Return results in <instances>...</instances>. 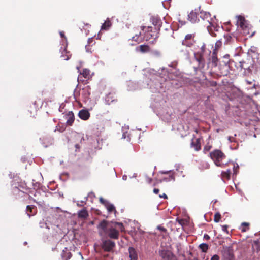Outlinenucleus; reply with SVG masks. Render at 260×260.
<instances>
[{
    "mask_svg": "<svg viewBox=\"0 0 260 260\" xmlns=\"http://www.w3.org/2000/svg\"><path fill=\"white\" fill-rule=\"evenodd\" d=\"M238 169H239V166L238 165H237L236 166L235 165L233 166L234 174L236 175L237 172V170Z\"/></svg>",
    "mask_w": 260,
    "mask_h": 260,
    "instance_id": "obj_42",
    "label": "nucleus"
},
{
    "mask_svg": "<svg viewBox=\"0 0 260 260\" xmlns=\"http://www.w3.org/2000/svg\"><path fill=\"white\" fill-rule=\"evenodd\" d=\"M26 213L29 217L35 215L37 212V209L35 205H28L26 207Z\"/></svg>",
    "mask_w": 260,
    "mask_h": 260,
    "instance_id": "obj_16",
    "label": "nucleus"
},
{
    "mask_svg": "<svg viewBox=\"0 0 260 260\" xmlns=\"http://www.w3.org/2000/svg\"><path fill=\"white\" fill-rule=\"evenodd\" d=\"M200 10L195 9L192 11L188 15V20L192 23H195L200 21L199 17Z\"/></svg>",
    "mask_w": 260,
    "mask_h": 260,
    "instance_id": "obj_9",
    "label": "nucleus"
},
{
    "mask_svg": "<svg viewBox=\"0 0 260 260\" xmlns=\"http://www.w3.org/2000/svg\"><path fill=\"white\" fill-rule=\"evenodd\" d=\"M80 74L85 79H89L91 78L90 71L89 69H83Z\"/></svg>",
    "mask_w": 260,
    "mask_h": 260,
    "instance_id": "obj_24",
    "label": "nucleus"
},
{
    "mask_svg": "<svg viewBox=\"0 0 260 260\" xmlns=\"http://www.w3.org/2000/svg\"><path fill=\"white\" fill-rule=\"evenodd\" d=\"M105 207H106V209H107L108 211L110 213H112V212L115 213L116 212L114 206L113 204L109 203V202L106 204Z\"/></svg>",
    "mask_w": 260,
    "mask_h": 260,
    "instance_id": "obj_29",
    "label": "nucleus"
},
{
    "mask_svg": "<svg viewBox=\"0 0 260 260\" xmlns=\"http://www.w3.org/2000/svg\"><path fill=\"white\" fill-rule=\"evenodd\" d=\"M224 249V256L228 260H232L234 259V255L233 254V249L229 247H225Z\"/></svg>",
    "mask_w": 260,
    "mask_h": 260,
    "instance_id": "obj_13",
    "label": "nucleus"
},
{
    "mask_svg": "<svg viewBox=\"0 0 260 260\" xmlns=\"http://www.w3.org/2000/svg\"><path fill=\"white\" fill-rule=\"evenodd\" d=\"M212 148V146L207 145L204 147V152L205 153L206 151H209Z\"/></svg>",
    "mask_w": 260,
    "mask_h": 260,
    "instance_id": "obj_38",
    "label": "nucleus"
},
{
    "mask_svg": "<svg viewBox=\"0 0 260 260\" xmlns=\"http://www.w3.org/2000/svg\"><path fill=\"white\" fill-rule=\"evenodd\" d=\"M60 35L61 38L64 37V34L63 32H60Z\"/></svg>",
    "mask_w": 260,
    "mask_h": 260,
    "instance_id": "obj_51",
    "label": "nucleus"
},
{
    "mask_svg": "<svg viewBox=\"0 0 260 260\" xmlns=\"http://www.w3.org/2000/svg\"><path fill=\"white\" fill-rule=\"evenodd\" d=\"M64 128H62L60 130V132H63L64 131Z\"/></svg>",
    "mask_w": 260,
    "mask_h": 260,
    "instance_id": "obj_56",
    "label": "nucleus"
},
{
    "mask_svg": "<svg viewBox=\"0 0 260 260\" xmlns=\"http://www.w3.org/2000/svg\"><path fill=\"white\" fill-rule=\"evenodd\" d=\"M231 171L230 169H228L225 171H222L221 177L223 180H229L231 177Z\"/></svg>",
    "mask_w": 260,
    "mask_h": 260,
    "instance_id": "obj_22",
    "label": "nucleus"
},
{
    "mask_svg": "<svg viewBox=\"0 0 260 260\" xmlns=\"http://www.w3.org/2000/svg\"><path fill=\"white\" fill-rule=\"evenodd\" d=\"M232 260H234V259H232Z\"/></svg>",
    "mask_w": 260,
    "mask_h": 260,
    "instance_id": "obj_60",
    "label": "nucleus"
},
{
    "mask_svg": "<svg viewBox=\"0 0 260 260\" xmlns=\"http://www.w3.org/2000/svg\"><path fill=\"white\" fill-rule=\"evenodd\" d=\"M217 54V52H215V51H213L212 55L211 57V62L215 67L217 66L218 62Z\"/></svg>",
    "mask_w": 260,
    "mask_h": 260,
    "instance_id": "obj_26",
    "label": "nucleus"
},
{
    "mask_svg": "<svg viewBox=\"0 0 260 260\" xmlns=\"http://www.w3.org/2000/svg\"><path fill=\"white\" fill-rule=\"evenodd\" d=\"M210 157L217 166L223 167L222 160L225 158V154L220 150L216 149L210 152Z\"/></svg>",
    "mask_w": 260,
    "mask_h": 260,
    "instance_id": "obj_2",
    "label": "nucleus"
},
{
    "mask_svg": "<svg viewBox=\"0 0 260 260\" xmlns=\"http://www.w3.org/2000/svg\"><path fill=\"white\" fill-rule=\"evenodd\" d=\"M142 29L144 31V38L146 41H149L151 39L155 40L158 38V30H153L151 26H142Z\"/></svg>",
    "mask_w": 260,
    "mask_h": 260,
    "instance_id": "obj_4",
    "label": "nucleus"
},
{
    "mask_svg": "<svg viewBox=\"0 0 260 260\" xmlns=\"http://www.w3.org/2000/svg\"><path fill=\"white\" fill-rule=\"evenodd\" d=\"M115 246V242L111 240H104L102 241V247L105 251L110 252L112 251Z\"/></svg>",
    "mask_w": 260,
    "mask_h": 260,
    "instance_id": "obj_8",
    "label": "nucleus"
},
{
    "mask_svg": "<svg viewBox=\"0 0 260 260\" xmlns=\"http://www.w3.org/2000/svg\"><path fill=\"white\" fill-rule=\"evenodd\" d=\"M101 236H106L112 239H118L120 232L124 231V226L121 222H111L106 220L101 221L97 226Z\"/></svg>",
    "mask_w": 260,
    "mask_h": 260,
    "instance_id": "obj_1",
    "label": "nucleus"
},
{
    "mask_svg": "<svg viewBox=\"0 0 260 260\" xmlns=\"http://www.w3.org/2000/svg\"><path fill=\"white\" fill-rule=\"evenodd\" d=\"M152 178H148V179H147V181H148V183H151V182H152Z\"/></svg>",
    "mask_w": 260,
    "mask_h": 260,
    "instance_id": "obj_50",
    "label": "nucleus"
},
{
    "mask_svg": "<svg viewBox=\"0 0 260 260\" xmlns=\"http://www.w3.org/2000/svg\"><path fill=\"white\" fill-rule=\"evenodd\" d=\"M216 84H217V83H216V82H215V81H212L211 82V86H216Z\"/></svg>",
    "mask_w": 260,
    "mask_h": 260,
    "instance_id": "obj_49",
    "label": "nucleus"
},
{
    "mask_svg": "<svg viewBox=\"0 0 260 260\" xmlns=\"http://www.w3.org/2000/svg\"><path fill=\"white\" fill-rule=\"evenodd\" d=\"M42 141L43 144H45L46 142H47V144L45 145L46 147L51 145L53 142V139L51 137H43Z\"/></svg>",
    "mask_w": 260,
    "mask_h": 260,
    "instance_id": "obj_27",
    "label": "nucleus"
},
{
    "mask_svg": "<svg viewBox=\"0 0 260 260\" xmlns=\"http://www.w3.org/2000/svg\"><path fill=\"white\" fill-rule=\"evenodd\" d=\"M157 229L162 232H166V231H167V230L165 228L160 226H158L157 227Z\"/></svg>",
    "mask_w": 260,
    "mask_h": 260,
    "instance_id": "obj_44",
    "label": "nucleus"
},
{
    "mask_svg": "<svg viewBox=\"0 0 260 260\" xmlns=\"http://www.w3.org/2000/svg\"><path fill=\"white\" fill-rule=\"evenodd\" d=\"M159 192V189H157V188H154L153 189V192L155 193V194H158Z\"/></svg>",
    "mask_w": 260,
    "mask_h": 260,
    "instance_id": "obj_47",
    "label": "nucleus"
},
{
    "mask_svg": "<svg viewBox=\"0 0 260 260\" xmlns=\"http://www.w3.org/2000/svg\"><path fill=\"white\" fill-rule=\"evenodd\" d=\"M159 197L160 198H163L165 199H168V196L165 193H163L162 194H160L159 196Z\"/></svg>",
    "mask_w": 260,
    "mask_h": 260,
    "instance_id": "obj_45",
    "label": "nucleus"
},
{
    "mask_svg": "<svg viewBox=\"0 0 260 260\" xmlns=\"http://www.w3.org/2000/svg\"><path fill=\"white\" fill-rule=\"evenodd\" d=\"M65 119L67 120L66 124L69 126H71L73 124L75 117L72 111H70L64 115Z\"/></svg>",
    "mask_w": 260,
    "mask_h": 260,
    "instance_id": "obj_14",
    "label": "nucleus"
},
{
    "mask_svg": "<svg viewBox=\"0 0 260 260\" xmlns=\"http://www.w3.org/2000/svg\"><path fill=\"white\" fill-rule=\"evenodd\" d=\"M159 255L163 260H178L176 256L169 250H159Z\"/></svg>",
    "mask_w": 260,
    "mask_h": 260,
    "instance_id": "obj_6",
    "label": "nucleus"
},
{
    "mask_svg": "<svg viewBox=\"0 0 260 260\" xmlns=\"http://www.w3.org/2000/svg\"><path fill=\"white\" fill-rule=\"evenodd\" d=\"M153 185H154V186H155V185H156V183H154V184H153Z\"/></svg>",
    "mask_w": 260,
    "mask_h": 260,
    "instance_id": "obj_59",
    "label": "nucleus"
},
{
    "mask_svg": "<svg viewBox=\"0 0 260 260\" xmlns=\"http://www.w3.org/2000/svg\"><path fill=\"white\" fill-rule=\"evenodd\" d=\"M100 202L101 203H102V204L104 205L105 206L108 203V201H107L105 200H104L103 198H100Z\"/></svg>",
    "mask_w": 260,
    "mask_h": 260,
    "instance_id": "obj_39",
    "label": "nucleus"
},
{
    "mask_svg": "<svg viewBox=\"0 0 260 260\" xmlns=\"http://www.w3.org/2000/svg\"><path fill=\"white\" fill-rule=\"evenodd\" d=\"M163 181H171V180H175V176L173 173L169 175V178H164L162 179Z\"/></svg>",
    "mask_w": 260,
    "mask_h": 260,
    "instance_id": "obj_37",
    "label": "nucleus"
},
{
    "mask_svg": "<svg viewBox=\"0 0 260 260\" xmlns=\"http://www.w3.org/2000/svg\"><path fill=\"white\" fill-rule=\"evenodd\" d=\"M194 38V33L187 34L185 36L184 39L182 40V44L188 47H191L196 43Z\"/></svg>",
    "mask_w": 260,
    "mask_h": 260,
    "instance_id": "obj_7",
    "label": "nucleus"
},
{
    "mask_svg": "<svg viewBox=\"0 0 260 260\" xmlns=\"http://www.w3.org/2000/svg\"><path fill=\"white\" fill-rule=\"evenodd\" d=\"M252 60H247L245 61H240V67L241 70H244V73L245 75H249L252 72V68H253V65L251 64Z\"/></svg>",
    "mask_w": 260,
    "mask_h": 260,
    "instance_id": "obj_5",
    "label": "nucleus"
},
{
    "mask_svg": "<svg viewBox=\"0 0 260 260\" xmlns=\"http://www.w3.org/2000/svg\"><path fill=\"white\" fill-rule=\"evenodd\" d=\"M170 172H171V171H166V172L161 171V174H168V173H170Z\"/></svg>",
    "mask_w": 260,
    "mask_h": 260,
    "instance_id": "obj_52",
    "label": "nucleus"
},
{
    "mask_svg": "<svg viewBox=\"0 0 260 260\" xmlns=\"http://www.w3.org/2000/svg\"><path fill=\"white\" fill-rule=\"evenodd\" d=\"M61 256L63 258H65L66 260H68L70 259L72 256L71 252L68 251L67 248H65V249L63 250Z\"/></svg>",
    "mask_w": 260,
    "mask_h": 260,
    "instance_id": "obj_28",
    "label": "nucleus"
},
{
    "mask_svg": "<svg viewBox=\"0 0 260 260\" xmlns=\"http://www.w3.org/2000/svg\"><path fill=\"white\" fill-rule=\"evenodd\" d=\"M221 214L219 212H217L214 215V221L215 222H219L220 220L221 219Z\"/></svg>",
    "mask_w": 260,
    "mask_h": 260,
    "instance_id": "obj_35",
    "label": "nucleus"
},
{
    "mask_svg": "<svg viewBox=\"0 0 260 260\" xmlns=\"http://www.w3.org/2000/svg\"><path fill=\"white\" fill-rule=\"evenodd\" d=\"M249 223L247 222H243L241 224V231L242 232H245L249 229Z\"/></svg>",
    "mask_w": 260,
    "mask_h": 260,
    "instance_id": "obj_33",
    "label": "nucleus"
},
{
    "mask_svg": "<svg viewBox=\"0 0 260 260\" xmlns=\"http://www.w3.org/2000/svg\"><path fill=\"white\" fill-rule=\"evenodd\" d=\"M199 248L203 252H207L209 249V246L206 243H202L200 244Z\"/></svg>",
    "mask_w": 260,
    "mask_h": 260,
    "instance_id": "obj_30",
    "label": "nucleus"
},
{
    "mask_svg": "<svg viewBox=\"0 0 260 260\" xmlns=\"http://www.w3.org/2000/svg\"><path fill=\"white\" fill-rule=\"evenodd\" d=\"M78 216L80 218L85 219L88 216V213L85 209H83L79 211Z\"/></svg>",
    "mask_w": 260,
    "mask_h": 260,
    "instance_id": "obj_21",
    "label": "nucleus"
},
{
    "mask_svg": "<svg viewBox=\"0 0 260 260\" xmlns=\"http://www.w3.org/2000/svg\"><path fill=\"white\" fill-rule=\"evenodd\" d=\"M229 57H230V55H228V54H226V55L224 56V58L225 59H226V60L224 61V67L226 68V70L224 71H221V74L223 76L227 75V73H228V67H229V66H228L227 63L229 61Z\"/></svg>",
    "mask_w": 260,
    "mask_h": 260,
    "instance_id": "obj_25",
    "label": "nucleus"
},
{
    "mask_svg": "<svg viewBox=\"0 0 260 260\" xmlns=\"http://www.w3.org/2000/svg\"><path fill=\"white\" fill-rule=\"evenodd\" d=\"M205 48H206V45L205 44H203L202 46H201V51L200 52V53H202V54L203 53V52L205 51Z\"/></svg>",
    "mask_w": 260,
    "mask_h": 260,
    "instance_id": "obj_43",
    "label": "nucleus"
},
{
    "mask_svg": "<svg viewBox=\"0 0 260 260\" xmlns=\"http://www.w3.org/2000/svg\"><path fill=\"white\" fill-rule=\"evenodd\" d=\"M90 95V88L89 86H87L82 89L81 96L83 98L84 102H86L89 99Z\"/></svg>",
    "mask_w": 260,
    "mask_h": 260,
    "instance_id": "obj_12",
    "label": "nucleus"
},
{
    "mask_svg": "<svg viewBox=\"0 0 260 260\" xmlns=\"http://www.w3.org/2000/svg\"><path fill=\"white\" fill-rule=\"evenodd\" d=\"M194 57L198 63V68L200 69H203L205 66V60L203 58L202 53L196 52L194 53Z\"/></svg>",
    "mask_w": 260,
    "mask_h": 260,
    "instance_id": "obj_10",
    "label": "nucleus"
},
{
    "mask_svg": "<svg viewBox=\"0 0 260 260\" xmlns=\"http://www.w3.org/2000/svg\"><path fill=\"white\" fill-rule=\"evenodd\" d=\"M237 24L238 26L240 27L242 29H244V27H246L245 19L244 17L241 16H239L237 18Z\"/></svg>",
    "mask_w": 260,
    "mask_h": 260,
    "instance_id": "obj_20",
    "label": "nucleus"
},
{
    "mask_svg": "<svg viewBox=\"0 0 260 260\" xmlns=\"http://www.w3.org/2000/svg\"><path fill=\"white\" fill-rule=\"evenodd\" d=\"M228 140L231 142H234V138L233 137H229L228 138Z\"/></svg>",
    "mask_w": 260,
    "mask_h": 260,
    "instance_id": "obj_48",
    "label": "nucleus"
},
{
    "mask_svg": "<svg viewBox=\"0 0 260 260\" xmlns=\"http://www.w3.org/2000/svg\"><path fill=\"white\" fill-rule=\"evenodd\" d=\"M151 20L152 24L155 26L154 29L159 31L160 28L162 24L160 18L158 16H152L151 18Z\"/></svg>",
    "mask_w": 260,
    "mask_h": 260,
    "instance_id": "obj_11",
    "label": "nucleus"
},
{
    "mask_svg": "<svg viewBox=\"0 0 260 260\" xmlns=\"http://www.w3.org/2000/svg\"><path fill=\"white\" fill-rule=\"evenodd\" d=\"M111 25L112 23L109 18H107L105 22L102 24L101 30H107L111 27Z\"/></svg>",
    "mask_w": 260,
    "mask_h": 260,
    "instance_id": "obj_23",
    "label": "nucleus"
},
{
    "mask_svg": "<svg viewBox=\"0 0 260 260\" xmlns=\"http://www.w3.org/2000/svg\"><path fill=\"white\" fill-rule=\"evenodd\" d=\"M228 226L227 225H224L222 226V230L226 232L227 234H229V231L228 230Z\"/></svg>",
    "mask_w": 260,
    "mask_h": 260,
    "instance_id": "obj_40",
    "label": "nucleus"
},
{
    "mask_svg": "<svg viewBox=\"0 0 260 260\" xmlns=\"http://www.w3.org/2000/svg\"><path fill=\"white\" fill-rule=\"evenodd\" d=\"M199 14L200 21L203 22V24L209 31L211 26H213V22L214 21V19L211 17V14L209 12L204 11H200Z\"/></svg>",
    "mask_w": 260,
    "mask_h": 260,
    "instance_id": "obj_3",
    "label": "nucleus"
},
{
    "mask_svg": "<svg viewBox=\"0 0 260 260\" xmlns=\"http://www.w3.org/2000/svg\"><path fill=\"white\" fill-rule=\"evenodd\" d=\"M222 43L220 40L217 41L215 44V48L213 51H215V52H218L219 49L222 46Z\"/></svg>",
    "mask_w": 260,
    "mask_h": 260,
    "instance_id": "obj_32",
    "label": "nucleus"
},
{
    "mask_svg": "<svg viewBox=\"0 0 260 260\" xmlns=\"http://www.w3.org/2000/svg\"><path fill=\"white\" fill-rule=\"evenodd\" d=\"M204 239H205L206 240H208L210 239V237L209 236V235H208V234H204Z\"/></svg>",
    "mask_w": 260,
    "mask_h": 260,
    "instance_id": "obj_46",
    "label": "nucleus"
},
{
    "mask_svg": "<svg viewBox=\"0 0 260 260\" xmlns=\"http://www.w3.org/2000/svg\"><path fill=\"white\" fill-rule=\"evenodd\" d=\"M191 147H193L197 151H199L201 149L200 139L197 138L195 140L192 139L191 143Z\"/></svg>",
    "mask_w": 260,
    "mask_h": 260,
    "instance_id": "obj_17",
    "label": "nucleus"
},
{
    "mask_svg": "<svg viewBox=\"0 0 260 260\" xmlns=\"http://www.w3.org/2000/svg\"><path fill=\"white\" fill-rule=\"evenodd\" d=\"M220 259V257L219 256L217 255V254H215L211 258V259L210 260H219Z\"/></svg>",
    "mask_w": 260,
    "mask_h": 260,
    "instance_id": "obj_41",
    "label": "nucleus"
},
{
    "mask_svg": "<svg viewBox=\"0 0 260 260\" xmlns=\"http://www.w3.org/2000/svg\"><path fill=\"white\" fill-rule=\"evenodd\" d=\"M247 83H248V84H251V82H250V81H247Z\"/></svg>",
    "mask_w": 260,
    "mask_h": 260,
    "instance_id": "obj_57",
    "label": "nucleus"
},
{
    "mask_svg": "<svg viewBox=\"0 0 260 260\" xmlns=\"http://www.w3.org/2000/svg\"><path fill=\"white\" fill-rule=\"evenodd\" d=\"M224 37L225 40V44H229L232 42V40L233 39V38H232V37L230 34H227L226 35L225 34L224 35Z\"/></svg>",
    "mask_w": 260,
    "mask_h": 260,
    "instance_id": "obj_34",
    "label": "nucleus"
},
{
    "mask_svg": "<svg viewBox=\"0 0 260 260\" xmlns=\"http://www.w3.org/2000/svg\"><path fill=\"white\" fill-rule=\"evenodd\" d=\"M182 222V220H181L180 221H179V223H180V224H181V222Z\"/></svg>",
    "mask_w": 260,
    "mask_h": 260,
    "instance_id": "obj_58",
    "label": "nucleus"
},
{
    "mask_svg": "<svg viewBox=\"0 0 260 260\" xmlns=\"http://www.w3.org/2000/svg\"><path fill=\"white\" fill-rule=\"evenodd\" d=\"M93 41V39L92 38H90L88 39V43L89 44H90L91 43V42H92Z\"/></svg>",
    "mask_w": 260,
    "mask_h": 260,
    "instance_id": "obj_53",
    "label": "nucleus"
},
{
    "mask_svg": "<svg viewBox=\"0 0 260 260\" xmlns=\"http://www.w3.org/2000/svg\"><path fill=\"white\" fill-rule=\"evenodd\" d=\"M78 116L81 119L87 120L89 118L90 114L87 110L82 109L79 112Z\"/></svg>",
    "mask_w": 260,
    "mask_h": 260,
    "instance_id": "obj_15",
    "label": "nucleus"
},
{
    "mask_svg": "<svg viewBox=\"0 0 260 260\" xmlns=\"http://www.w3.org/2000/svg\"><path fill=\"white\" fill-rule=\"evenodd\" d=\"M141 33H139L138 35H136L135 36L133 37L132 38V41H134L138 43H140V42L143 41L142 38L141 37Z\"/></svg>",
    "mask_w": 260,
    "mask_h": 260,
    "instance_id": "obj_31",
    "label": "nucleus"
},
{
    "mask_svg": "<svg viewBox=\"0 0 260 260\" xmlns=\"http://www.w3.org/2000/svg\"><path fill=\"white\" fill-rule=\"evenodd\" d=\"M130 260H138V254L135 249L132 247L128 248Z\"/></svg>",
    "mask_w": 260,
    "mask_h": 260,
    "instance_id": "obj_18",
    "label": "nucleus"
},
{
    "mask_svg": "<svg viewBox=\"0 0 260 260\" xmlns=\"http://www.w3.org/2000/svg\"><path fill=\"white\" fill-rule=\"evenodd\" d=\"M137 51L141 53H146L150 51V47L147 45H141L136 48Z\"/></svg>",
    "mask_w": 260,
    "mask_h": 260,
    "instance_id": "obj_19",
    "label": "nucleus"
},
{
    "mask_svg": "<svg viewBox=\"0 0 260 260\" xmlns=\"http://www.w3.org/2000/svg\"><path fill=\"white\" fill-rule=\"evenodd\" d=\"M126 137V134L125 133H123V135H122V138H125Z\"/></svg>",
    "mask_w": 260,
    "mask_h": 260,
    "instance_id": "obj_54",
    "label": "nucleus"
},
{
    "mask_svg": "<svg viewBox=\"0 0 260 260\" xmlns=\"http://www.w3.org/2000/svg\"><path fill=\"white\" fill-rule=\"evenodd\" d=\"M114 97V95L112 93L108 94L106 98V100L107 102L109 103L110 102H113L114 100H113V98Z\"/></svg>",
    "mask_w": 260,
    "mask_h": 260,
    "instance_id": "obj_36",
    "label": "nucleus"
},
{
    "mask_svg": "<svg viewBox=\"0 0 260 260\" xmlns=\"http://www.w3.org/2000/svg\"><path fill=\"white\" fill-rule=\"evenodd\" d=\"M75 146H76V148H77V149H79V147H79V145L78 144H76V145H75Z\"/></svg>",
    "mask_w": 260,
    "mask_h": 260,
    "instance_id": "obj_55",
    "label": "nucleus"
}]
</instances>
